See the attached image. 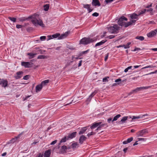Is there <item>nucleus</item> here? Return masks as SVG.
Listing matches in <instances>:
<instances>
[{"instance_id":"obj_1","label":"nucleus","mask_w":157,"mask_h":157,"mask_svg":"<svg viewBox=\"0 0 157 157\" xmlns=\"http://www.w3.org/2000/svg\"><path fill=\"white\" fill-rule=\"evenodd\" d=\"M29 18L32 19L31 22L35 26H37L39 25L42 27H44V25L43 24L42 21L41 20L34 17L33 16L29 17Z\"/></svg>"},{"instance_id":"obj_2","label":"nucleus","mask_w":157,"mask_h":157,"mask_svg":"<svg viewBox=\"0 0 157 157\" xmlns=\"http://www.w3.org/2000/svg\"><path fill=\"white\" fill-rule=\"evenodd\" d=\"M95 40L92 38L84 37L80 41V43L84 45H86L90 43L94 42Z\"/></svg>"},{"instance_id":"obj_3","label":"nucleus","mask_w":157,"mask_h":157,"mask_svg":"<svg viewBox=\"0 0 157 157\" xmlns=\"http://www.w3.org/2000/svg\"><path fill=\"white\" fill-rule=\"evenodd\" d=\"M120 27L117 25H115L113 26H111L108 28V31L112 33H117L118 32Z\"/></svg>"},{"instance_id":"obj_4","label":"nucleus","mask_w":157,"mask_h":157,"mask_svg":"<svg viewBox=\"0 0 157 157\" xmlns=\"http://www.w3.org/2000/svg\"><path fill=\"white\" fill-rule=\"evenodd\" d=\"M128 19L124 16H122L120 17L117 22L118 24L121 26H123L124 24V21H127Z\"/></svg>"},{"instance_id":"obj_5","label":"nucleus","mask_w":157,"mask_h":157,"mask_svg":"<svg viewBox=\"0 0 157 157\" xmlns=\"http://www.w3.org/2000/svg\"><path fill=\"white\" fill-rule=\"evenodd\" d=\"M148 133L147 129H145L140 130L136 133L137 137L142 136Z\"/></svg>"},{"instance_id":"obj_6","label":"nucleus","mask_w":157,"mask_h":157,"mask_svg":"<svg viewBox=\"0 0 157 157\" xmlns=\"http://www.w3.org/2000/svg\"><path fill=\"white\" fill-rule=\"evenodd\" d=\"M8 82L6 79H1V81L0 82V85L4 88H6L8 86Z\"/></svg>"},{"instance_id":"obj_7","label":"nucleus","mask_w":157,"mask_h":157,"mask_svg":"<svg viewBox=\"0 0 157 157\" xmlns=\"http://www.w3.org/2000/svg\"><path fill=\"white\" fill-rule=\"evenodd\" d=\"M21 65L24 66L25 68H29L32 66V63H30L29 62H22L21 63Z\"/></svg>"},{"instance_id":"obj_8","label":"nucleus","mask_w":157,"mask_h":157,"mask_svg":"<svg viewBox=\"0 0 157 157\" xmlns=\"http://www.w3.org/2000/svg\"><path fill=\"white\" fill-rule=\"evenodd\" d=\"M23 72L22 71H19L17 72L16 73V75L14 76L15 78L17 79L20 78L23 75Z\"/></svg>"},{"instance_id":"obj_9","label":"nucleus","mask_w":157,"mask_h":157,"mask_svg":"<svg viewBox=\"0 0 157 157\" xmlns=\"http://www.w3.org/2000/svg\"><path fill=\"white\" fill-rule=\"evenodd\" d=\"M136 21V20H132L129 22H128L127 23H126L125 22L123 26H124L125 27H127L133 24V23H134Z\"/></svg>"},{"instance_id":"obj_10","label":"nucleus","mask_w":157,"mask_h":157,"mask_svg":"<svg viewBox=\"0 0 157 157\" xmlns=\"http://www.w3.org/2000/svg\"><path fill=\"white\" fill-rule=\"evenodd\" d=\"M60 36V34L59 33H57L56 34H53L52 36H48V40L51 39L53 38H56L59 37Z\"/></svg>"},{"instance_id":"obj_11","label":"nucleus","mask_w":157,"mask_h":157,"mask_svg":"<svg viewBox=\"0 0 157 157\" xmlns=\"http://www.w3.org/2000/svg\"><path fill=\"white\" fill-rule=\"evenodd\" d=\"M69 33V32L67 31L66 32L62 34L61 35H60V36L59 37L58 39L59 40L66 38L68 35Z\"/></svg>"},{"instance_id":"obj_12","label":"nucleus","mask_w":157,"mask_h":157,"mask_svg":"<svg viewBox=\"0 0 157 157\" xmlns=\"http://www.w3.org/2000/svg\"><path fill=\"white\" fill-rule=\"evenodd\" d=\"M87 139L86 137L84 135H82L79 137V143L81 144H82L83 143L84 141L85 140Z\"/></svg>"},{"instance_id":"obj_13","label":"nucleus","mask_w":157,"mask_h":157,"mask_svg":"<svg viewBox=\"0 0 157 157\" xmlns=\"http://www.w3.org/2000/svg\"><path fill=\"white\" fill-rule=\"evenodd\" d=\"M51 154V150L49 149L48 150L46 151L44 153V157H50Z\"/></svg>"},{"instance_id":"obj_14","label":"nucleus","mask_w":157,"mask_h":157,"mask_svg":"<svg viewBox=\"0 0 157 157\" xmlns=\"http://www.w3.org/2000/svg\"><path fill=\"white\" fill-rule=\"evenodd\" d=\"M67 149V148L66 146L63 145L62 146L60 150V153H64L66 152Z\"/></svg>"},{"instance_id":"obj_15","label":"nucleus","mask_w":157,"mask_h":157,"mask_svg":"<svg viewBox=\"0 0 157 157\" xmlns=\"http://www.w3.org/2000/svg\"><path fill=\"white\" fill-rule=\"evenodd\" d=\"M156 34L155 32L154 31H152L147 34V36L148 37H152L154 36Z\"/></svg>"},{"instance_id":"obj_16","label":"nucleus","mask_w":157,"mask_h":157,"mask_svg":"<svg viewBox=\"0 0 157 157\" xmlns=\"http://www.w3.org/2000/svg\"><path fill=\"white\" fill-rule=\"evenodd\" d=\"M90 5L89 4H84L83 7L87 9L88 12L90 13L93 10V9L90 8Z\"/></svg>"},{"instance_id":"obj_17","label":"nucleus","mask_w":157,"mask_h":157,"mask_svg":"<svg viewBox=\"0 0 157 157\" xmlns=\"http://www.w3.org/2000/svg\"><path fill=\"white\" fill-rule=\"evenodd\" d=\"M92 4L93 6H100L101 5L98 0H92Z\"/></svg>"},{"instance_id":"obj_18","label":"nucleus","mask_w":157,"mask_h":157,"mask_svg":"<svg viewBox=\"0 0 157 157\" xmlns=\"http://www.w3.org/2000/svg\"><path fill=\"white\" fill-rule=\"evenodd\" d=\"M77 132H73L71 134H69L67 136V140L69 139H72L75 136Z\"/></svg>"},{"instance_id":"obj_19","label":"nucleus","mask_w":157,"mask_h":157,"mask_svg":"<svg viewBox=\"0 0 157 157\" xmlns=\"http://www.w3.org/2000/svg\"><path fill=\"white\" fill-rule=\"evenodd\" d=\"M128 118V116H125L123 117L121 120L118 122V123L119 124H121L125 123Z\"/></svg>"},{"instance_id":"obj_20","label":"nucleus","mask_w":157,"mask_h":157,"mask_svg":"<svg viewBox=\"0 0 157 157\" xmlns=\"http://www.w3.org/2000/svg\"><path fill=\"white\" fill-rule=\"evenodd\" d=\"M43 87L42 84H40L39 85H37L36 87V93L40 91Z\"/></svg>"},{"instance_id":"obj_21","label":"nucleus","mask_w":157,"mask_h":157,"mask_svg":"<svg viewBox=\"0 0 157 157\" xmlns=\"http://www.w3.org/2000/svg\"><path fill=\"white\" fill-rule=\"evenodd\" d=\"M101 124V122H100L97 123H95L93 124V125L90 127L91 129H93L97 127Z\"/></svg>"},{"instance_id":"obj_22","label":"nucleus","mask_w":157,"mask_h":157,"mask_svg":"<svg viewBox=\"0 0 157 157\" xmlns=\"http://www.w3.org/2000/svg\"><path fill=\"white\" fill-rule=\"evenodd\" d=\"M37 54L36 53H29L27 54V55L29 56V59H31L34 58L35 57V56Z\"/></svg>"},{"instance_id":"obj_23","label":"nucleus","mask_w":157,"mask_h":157,"mask_svg":"<svg viewBox=\"0 0 157 157\" xmlns=\"http://www.w3.org/2000/svg\"><path fill=\"white\" fill-rule=\"evenodd\" d=\"M139 16L138 14L137 15L136 13H134L131 15L130 17L132 19H138L137 17Z\"/></svg>"},{"instance_id":"obj_24","label":"nucleus","mask_w":157,"mask_h":157,"mask_svg":"<svg viewBox=\"0 0 157 157\" xmlns=\"http://www.w3.org/2000/svg\"><path fill=\"white\" fill-rule=\"evenodd\" d=\"M106 41V40H103L101 42L97 43L95 45V47L99 46L103 44Z\"/></svg>"},{"instance_id":"obj_25","label":"nucleus","mask_w":157,"mask_h":157,"mask_svg":"<svg viewBox=\"0 0 157 157\" xmlns=\"http://www.w3.org/2000/svg\"><path fill=\"white\" fill-rule=\"evenodd\" d=\"M96 93L95 91L92 93L89 96V98L87 99V101H90L91 98Z\"/></svg>"},{"instance_id":"obj_26","label":"nucleus","mask_w":157,"mask_h":157,"mask_svg":"<svg viewBox=\"0 0 157 157\" xmlns=\"http://www.w3.org/2000/svg\"><path fill=\"white\" fill-rule=\"evenodd\" d=\"M86 130V127L83 128L82 130L79 131V134L81 135L82 134L85 133V131Z\"/></svg>"},{"instance_id":"obj_27","label":"nucleus","mask_w":157,"mask_h":157,"mask_svg":"<svg viewBox=\"0 0 157 157\" xmlns=\"http://www.w3.org/2000/svg\"><path fill=\"white\" fill-rule=\"evenodd\" d=\"M78 145H79L77 143H75L72 144L71 145V147L73 149H75L77 147H78Z\"/></svg>"},{"instance_id":"obj_28","label":"nucleus","mask_w":157,"mask_h":157,"mask_svg":"<svg viewBox=\"0 0 157 157\" xmlns=\"http://www.w3.org/2000/svg\"><path fill=\"white\" fill-rule=\"evenodd\" d=\"M107 125V124H101L100 125H99L97 129L96 130H101V128L104 127V126L106 125Z\"/></svg>"},{"instance_id":"obj_29","label":"nucleus","mask_w":157,"mask_h":157,"mask_svg":"<svg viewBox=\"0 0 157 157\" xmlns=\"http://www.w3.org/2000/svg\"><path fill=\"white\" fill-rule=\"evenodd\" d=\"M121 115L120 114H118L115 116L113 118V120L112 121V122H113L114 121H117L118 118L121 117Z\"/></svg>"},{"instance_id":"obj_30","label":"nucleus","mask_w":157,"mask_h":157,"mask_svg":"<svg viewBox=\"0 0 157 157\" xmlns=\"http://www.w3.org/2000/svg\"><path fill=\"white\" fill-rule=\"evenodd\" d=\"M67 140V136H65L60 141L59 143V145H60L61 143L65 142H66Z\"/></svg>"},{"instance_id":"obj_31","label":"nucleus","mask_w":157,"mask_h":157,"mask_svg":"<svg viewBox=\"0 0 157 157\" xmlns=\"http://www.w3.org/2000/svg\"><path fill=\"white\" fill-rule=\"evenodd\" d=\"M151 86H146V87H139L140 91L143 90L144 89H147L149 88H150L151 87Z\"/></svg>"},{"instance_id":"obj_32","label":"nucleus","mask_w":157,"mask_h":157,"mask_svg":"<svg viewBox=\"0 0 157 157\" xmlns=\"http://www.w3.org/2000/svg\"><path fill=\"white\" fill-rule=\"evenodd\" d=\"M151 86H146V87H139L140 91L143 90L144 89H147L149 88H150L151 87Z\"/></svg>"},{"instance_id":"obj_33","label":"nucleus","mask_w":157,"mask_h":157,"mask_svg":"<svg viewBox=\"0 0 157 157\" xmlns=\"http://www.w3.org/2000/svg\"><path fill=\"white\" fill-rule=\"evenodd\" d=\"M49 80H44L41 83V84H42V85H46V83H47L49 82Z\"/></svg>"},{"instance_id":"obj_34","label":"nucleus","mask_w":157,"mask_h":157,"mask_svg":"<svg viewBox=\"0 0 157 157\" xmlns=\"http://www.w3.org/2000/svg\"><path fill=\"white\" fill-rule=\"evenodd\" d=\"M44 10L45 11H47L49 9V5L48 4H46L44 6Z\"/></svg>"},{"instance_id":"obj_35","label":"nucleus","mask_w":157,"mask_h":157,"mask_svg":"<svg viewBox=\"0 0 157 157\" xmlns=\"http://www.w3.org/2000/svg\"><path fill=\"white\" fill-rule=\"evenodd\" d=\"M136 39L142 41L144 40V37L143 36H137L136 37Z\"/></svg>"},{"instance_id":"obj_36","label":"nucleus","mask_w":157,"mask_h":157,"mask_svg":"<svg viewBox=\"0 0 157 157\" xmlns=\"http://www.w3.org/2000/svg\"><path fill=\"white\" fill-rule=\"evenodd\" d=\"M46 56L44 55H39L37 58V59H44L46 58Z\"/></svg>"},{"instance_id":"obj_37","label":"nucleus","mask_w":157,"mask_h":157,"mask_svg":"<svg viewBox=\"0 0 157 157\" xmlns=\"http://www.w3.org/2000/svg\"><path fill=\"white\" fill-rule=\"evenodd\" d=\"M131 44V42H128L127 44H126V45L124 44V48L125 49H126V48H129V47H130L129 45Z\"/></svg>"},{"instance_id":"obj_38","label":"nucleus","mask_w":157,"mask_h":157,"mask_svg":"<svg viewBox=\"0 0 157 157\" xmlns=\"http://www.w3.org/2000/svg\"><path fill=\"white\" fill-rule=\"evenodd\" d=\"M8 19L11 21H13V22H15L16 21V18L15 17H9Z\"/></svg>"},{"instance_id":"obj_39","label":"nucleus","mask_w":157,"mask_h":157,"mask_svg":"<svg viewBox=\"0 0 157 157\" xmlns=\"http://www.w3.org/2000/svg\"><path fill=\"white\" fill-rule=\"evenodd\" d=\"M146 12V9H144V10H141L139 14H138L139 16L141 14H142L145 13Z\"/></svg>"},{"instance_id":"obj_40","label":"nucleus","mask_w":157,"mask_h":157,"mask_svg":"<svg viewBox=\"0 0 157 157\" xmlns=\"http://www.w3.org/2000/svg\"><path fill=\"white\" fill-rule=\"evenodd\" d=\"M109 77L108 76L106 77L105 78H103V82H108V78H109Z\"/></svg>"},{"instance_id":"obj_41","label":"nucleus","mask_w":157,"mask_h":157,"mask_svg":"<svg viewBox=\"0 0 157 157\" xmlns=\"http://www.w3.org/2000/svg\"><path fill=\"white\" fill-rule=\"evenodd\" d=\"M140 91L139 87H137L136 89L133 90V91L134 93H136L137 92Z\"/></svg>"},{"instance_id":"obj_42","label":"nucleus","mask_w":157,"mask_h":157,"mask_svg":"<svg viewBox=\"0 0 157 157\" xmlns=\"http://www.w3.org/2000/svg\"><path fill=\"white\" fill-rule=\"evenodd\" d=\"M29 77L30 76L29 75H26L24 77L23 79L24 80H27L29 79Z\"/></svg>"},{"instance_id":"obj_43","label":"nucleus","mask_w":157,"mask_h":157,"mask_svg":"<svg viewBox=\"0 0 157 157\" xmlns=\"http://www.w3.org/2000/svg\"><path fill=\"white\" fill-rule=\"evenodd\" d=\"M133 140V138L132 137H131L130 138H128L127 140V142L128 143H130Z\"/></svg>"},{"instance_id":"obj_44","label":"nucleus","mask_w":157,"mask_h":157,"mask_svg":"<svg viewBox=\"0 0 157 157\" xmlns=\"http://www.w3.org/2000/svg\"><path fill=\"white\" fill-rule=\"evenodd\" d=\"M21 134H20L18 136L16 137L15 138H13L12 139V140H14L13 142H14L16 141V140H17L18 138H19L21 135Z\"/></svg>"},{"instance_id":"obj_45","label":"nucleus","mask_w":157,"mask_h":157,"mask_svg":"<svg viewBox=\"0 0 157 157\" xmlns=\"http://www.w3.org/2000/svg\"><path fill=\"white\" fill-rule=\"evenodd\" d=\"M33 30V28L32 27H30L28 28L27 29V30L28 32H30L32 31Z\"/></svg>"},{"instance_id":"obj_46","label":"nucleus","mask_w":157,"mask_h":157,"mask_svg":"<svg viewBox=\"0 0 157 157\" xmlns=\"http://www.w3.org/2000/svg\"><path fill=\"white\" fill-rule=\"evenodd\" d=\"M95 134V132H92L90 133H88L87 134V136L88 137H90L91 135H94Z\"/></svg>"},{"instance_id":"obj_47","label":"nucleus","mask_w":157,"mask_h":157,"mask_svg":"<svg viewBox=\"0 0 157 157\" xmlns=\"http://www.w3.org/2000/svg\"><path fill=\"white\" fill-rule=\"evenodd\" d=\"M46 37L45 36H41L40 37V40L42 41L45 40Z\"/></svg>"},{"instance_id":"obj_48","label":"nucleus","mask_w":157,"mask_h":157,"mask_svg":"<svg viewBox=\"0 0 157 157\" xmlns=\"http://www.w3.org/2000/svg\"><path fill=\"white\" fill-rule=\"evenodd\" d=\"M92 15L93 16H94V17H96L98 16L99 13L97 12H95L94 13H93V14H92Z\"/></svg>"},{"instance_id":"obj_49","label":"nucleus","mask_w":157,"mask_h":157,"mask_svg":"<svg viewBox=\"0 0 157 157\" xmlns=\"http://www.w3.org/2000/svg\"><path fill=\"white\" fill-rule=\"evenodd\" d=\"M157 73V70L155 71L152 72H150L149 73L147 74H146L145 75H151V74H155V73Z\"/></svg>"},{"instance_id":"obj_50","label":"nucleus","mask_w":157,"mask_h":157,"mask_svg":"<svg viewBox=\"0 0 157 157\" xmlns=\"http://www.w3.org/2000/svg\"><path fill=\"white\" fill-rule=\"evenodd\" d=\"M115 36L114 35H111L107 36V38H109V39H112V38H114L115 37Z\"/></svg>"},{"instance_id":"obj_51","label":"nucleus","mask_w":157,"mask_h":157,"mask_svg":"<svg viewBox=\"0 0 157 157\" xmlns=\"http://www.w3.org/2000/svg\"><path fill=\"white\" fill-rule=\"evenodd\" d=\"M114 0H105V2L108 4L109 3H110L113 1Z\"/></svg>"},{"instance_id":"obj_52","label":"nucleus","mask_w":157,"mask_h":157,"mask_svg":"<svg viewBox=\"0 0 157 157\" xmlns=\"http://www.w3.org/2000/svg\"><path fill=\"white\" fill-rule=\"evenodd\" d=\"M140 116H133V117L132 118V120L134 119H139L140 118Z\"/></svg>"},{"instance_id":"obj_53","label":"nucleus","mask_w":157,"mask_h":157,"mask_svg":"<svg viewBox=\"0 0 157 157\" xmlns=\"http://www.w3.org/2000/svg\"><path fill=\"white\" fill-rule=\"evenodd\" d=\"M121 79L119 78L117 79H116L115 81V82H120V83L121 82Z\"/></svg>"},{"instance_id":"obj_54","label":"nucleus","mask_w":157,"mask_h":157,"mask_svg":"<svg viewBox=\"0 0 157 157\" xmlns=\"http://www.w3.org/2000/svg\"><path fill=\"white\" fill-rule=\"evenodd\" d=\"M137 139L138 140V141H139L141 140L142 141H144L146 140V139H144L143 138H138Z\"/></svg>"},{"instance_id":"obj_55","label":"nucleus","mask_w":157,"mask_h":157,"mask_svg":"<svg viewBox=\"0 0 157 157\" xmlns=\"http://www.w3.org/2000/svg\"><path fill=\"white\" fill-rule=\"evenodd\" d=\"M16 28L17 29L21 28H22L23 26L21 25H17L16 26Z\"/></svg>"},{"instance_id":"obj_56","label":"nucleus","mask_w":157,"mask_h":157,"mask_svg":"<svg viewBox=\"0 0 157 157\" xmlns=\"http://www.w3.org/2000/svg\"><path fill=\"white\" fill-rule=\"evenodd\" d=\"M57 140H55L54 141L52 142L50 144L51 145H54L56 143V142H57Z\"/></svg>"},{"instance_id":"obj_57","label":"nucleus","mask_w":157,"mask_h":157,"mask_svg":"<svg viewBox=\"0 0 157 157\" xmlns=\"http://www.w3.org/2000/svg\"><path fill=\"white\" fill-rule=\"evenodd\" d=\"M108 56H109V53H107V54L105 56V61H106L107 60L108 57Z\"/></svg>"},{"instance_id":"obj_58","label":"nucleus","mask_w":157,"mask_h":157,"mask_svg":"<svg viewBox=\"0 0 157 157\" xmlns=\"http://www.w3.org/2000/svg\"><path fill=\"white\" fill-rule=\"evenodd\" d=\"M38 51H39V52H40V53L41 54H43L44 52H45V51H43V50H42L41 49H39Z\"/></svg>"},{"instance_id":"obj_59","label":"nucleus","mask_w":157,"mask_h":157,"mask_svg":"<svg viewBox=\"0 0 157 157\" xmlns=\"http://www.w3.org/2000/svg\"><path fill=\"white\" fill-rule=\"evenodd\" d=\"M152 3H151L150 5H148L145 6V7L147 8H149L150 7H151L152 6Z\"/></svg>"},{"instance_id":"obj_60","label":"nucleus","mask_w":157,"mask_h":157,"mask_svg":"<svg viewBox=\"0 0 157 157\" xmlns=\"http://www.w3.org/2000/svg\"><path fill=\"white\" fill-rule=\"evenodd\" d=\"M153 10V9L152 8H151L149 9H146V11L147 12H152Z\"/></svg>"},{"instance_id":"obj_61","label":"nucleus","mask_w":157,"mask_h":157,"mask_svg":"<svg viewBox=\"0 0 157 157\" xmlns=\"http://www.w3.org/2000/svg\"><path fill=\"white\" fill-rule=\"evenodd\" d=\"M43 154L39 153L37 157H43Z\"/></svg>"},{"instance_id":"obj_62","label":"nucleus","mask_w":157,"mask_h":157,"mask_svg":"<svg viewBox=\"0 0 157 157\" xmlns=\"http://www.w3.org/2000/svg\"><path fill=\"white\" fill-rule=\"evenodd\" d=\"M120 84V82H118V83H114L113 85H112V86H117V85H118L119 84Z\"/></svg>"},{"instance_id":"obj_63","label":"nucleus","mask_w":157,"mask_h":157,"mask_svg":"<svg viewBox=\"0 0 157 157\" xmlns=\"http://www.w3.org/2000/svg\"><path fill=\"white\" fill-rule=\"evenodd\" d=\"M112 118H110L107 119V121L109 123H110V122L112 121Z\"/></svg>"},{"instance_id":"obj_64","label":"nucleus","mask_w":157,"mask_h":157,"mask_svg":"<svg viewBox=\"0 0 157 157\" xmlns=\"http://www.w3.org/2000/svg\"><path fill=\"white\" fill-rule=\"evenodd\" d=\"M89 51V50H88L86 51L82 52V54H83V55L87 53Z\"/></svg>"}]
</instances>
